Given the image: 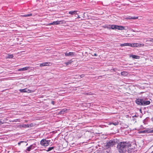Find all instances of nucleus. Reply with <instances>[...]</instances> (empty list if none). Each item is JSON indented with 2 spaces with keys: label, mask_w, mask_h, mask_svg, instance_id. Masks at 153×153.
I'll use <instances>...</instances> for the list:
<instances>
[{
  "label": "nucleus",
  "mask_w": 153,
  "mask_h": 153,
  "mask_svg": "<svg viewBox=\"0 0 153 153\" xmlns=\"http://www.w3.org/2000/svg\"><path fill=\"white\" fill-rule=\"evenodd\" d=\"M143 46V44H141L138 43L131 44L130 46L132 47H141V46Z\"/></svg>",
  "instance_id": "obj_7"
},
{
  "label": "nucleus",
  "mask_w": 153,
  "mask_h": 153,
  "mask_svg": "<svg viewBox=\"0 0 153 153\" xmlns=\"http://www.w3.org/2000/svg\"><path fill=\"white\" fill-rule=\"evenodd\" d=\"M29 90L27 88L24 89H21L19 90V91L21 92H27Z\"/></svg>",
  "instance_id": "obj_14"
},
{
  "label": "nucleus",
  "mask_w": 153,
  "mask_h": 153,
  "mask_svg": "<svg viewBox=\"0 0 153 153\" xmlns=\"http://www.w3.org/2000/svg\"><path fill=\"white\" fill-rule=\"evenodd\" d=\"M150 132H151V133L153 132V130H151L150 131Z\"/></svg>",
  "instance_id": "obj_31"
},
{
  "label": "nucleus",
  "mask_w": 153,
  "mask_h": 153,
  "mask_svg": "<svg viewBox=\"0 0 153 153\" xmlns=\"http://www.w3.org/2000/svg\"><path fill=\"white\" fill-rule=\"evenodd\" d=\"M77 18H78V19L80 18V17L79 15H78Z\"/></svg>",
  "instance_id": "obj_32"
},
{
  "label": "nucleus",
  "mask_w": 153,
  "mask_h": 153,
  "mask_svg": "<svg viewBox=\"0 0 153 153\" xmlns=\"http://www.w3.org/2000/svg\"><path fill=\"white\" fill-rule=\"evenodd\" d=\"M128 73L126 71H123V72H122L121 73V75L124 76H126L127 75H128Z\"/></svg>",
  "instance_id": "obj_15"
},
{
  "label": "nucleus",
  "mask_w": 153,
  "mask_h": 153,
  "mask_svg": "<svg viewBox=\"0 0 153 153\" xmlns=\"http://www.w3.org/2000/svg\"><path fill=\"white\" fill-rule=\"evenodd\" d=\"M32 16V14L30 13L28 14L24 15H22V16L23 17H28V16Z\"/></svg>",
  "instance_id": "obj_20"
},
{
  "label": "nucleus",
  "mask_w": 153,
  "mask_h": 153,
  "mask_svg": "<svg viewBox=\"0 0 153 153\" xmlns=\"http://www.w3.org/2000/svg\"><path fill=\"white\" fill-rule=\"evenodd\" d=\"M103 28H107V29H120V28H122L123 29L124 27L122 26H120L116 25H106L103 27Z\"/></svg>",
  "instance_id": "obj_3"
},
{
  "label": "nucleus",
  "mask_w": 153,
  "mask_h": 153,
  "mask_svg": "<svg viewBox=\"0 0 153 153\" xmlns=\"http://www.w3.org/2000/svg\"><path fill=\"white\" fill-rule=\"evenodd\" d=\"M51 103L53 105H54V102L53 101H52Z\"/></svg>",
  "instance_id": "obj_28"
},
{
  "label": "nucleus",
  "mask_w": 153,
  "mask_h": 153,
  "mask_svg": "<svg viewBox=\"0 0 153 153\" xmlns=\"http://www.w3.org/2000/svg\"><path fill=\"white\" fill-rule=\"evenodd\" d=\"M24 142V141H21V142H19L18 143V144L19 145H20L21 143H23Z\"/></svg>",
  "instance_id": "obj_26"
},
{
  "label": "nucleus",
  "mask_w": 153,
  "mask_h": 153,
  "mask_svg": "<svg viewBox=\"0 0 153 153\" xmlns=\"http://www.w3.org/2000/svg\"><path fill=\"white\" fill-rule=\"evenodd\" d=\"M65 21L64 20L57 21L53 22L52 23H50V25H57L59 24H62L64 23Z\"/></svg>",
  "instance_id": "obj_6"
},
{
  "label": "nucleus",
  "mask_w": 153,
  "mask_h": 153,
  "mask_svg": "<svg viewBox=\"0 0 153 153\" xmlns=\"http://www.w3.org/2000/svg\"><path fill=\"white\" fill-rule=\"evenodd\" d=\"M74 52H70L69 53H68L67 52H66L65 53V56H73L74 55Z\"/></svg>",
  "instance_id": "obj_11"
},
{
  "label": "nucleus",
  "mask_w": 153,
  "mask_h": 153,
  "mask_svg": "<svg viewBox=\"0 0 153 153\" xmlns=\"http://www.w3.org/2000/svg\"><path fill=\"white\" fill-rule=\"evenodd\" d=\"M30 68L28 67H25L20 68L19 69H18V71H26L28 69Z\"/></svg>",
  "instance_id": "obj_9"
},
{
  "label": "nucleus",
  "mask_w": 153,
  "mask_h": 153,
  "mask_svg": "<svg viewBox=\"0 0 153 153\" xmlns=\"http://www.w3.org/2000/svg\"><path fill=\"white\" fill-rule=\"evenodd\" d=\"M132 58L133 59H139L140 58V56H137L135 55H132L131 56Z\"/></svg>",
  "instance_id": "obj_18"
},
{
  "label": "nucleus",
  "mask_w": 153,
  "mask_h": 153,
  "mask_svg": "<svg viewBox=\"0 0 153 153\" xmlns=\"http://www.w3.org/2000/svg\"><path fill=\"white\" fill-rule=\"evenodd\" d=\"M73 62V61L71 59L68 60L67 62H65L64 63L66 65H71Z\"/></svg>",
  "instance_id": "obj_12"
},
{
  "label": "nucleus",
  "mask_w": 153,
  "mask_h": 153,
  "mask_svg": "<svg viewBox=\"0 0 153 153\" xmlns=\"http://www.w3.org/2000/svg\"><path fill=\"white\" fill-rule=\"evenodd\" d=\"M79 76H80V78H81L82 77H84L85 76H84V74H82V75H80Z\"/></svg>",
  "instance_id": "obj_25"
},
{
  "label": "nucleus",
  "mask_w": 153,
  "mask_h": 153,
  "mask_svg": "<svg viewBox=\"0 0 153 153\" xmlns=\"http://www.w3.org/2000/svg\"><path fill=\"white\" fill-rule=\"evenodd\" d=\"M93 55L94 56H97V54L96 53H94V55Z\"/></svg>",
  "instance_id": "obj_30"
},
{
  "label": "nucleus",
  "mask_w": 153,
  "mask_h": 153,
  "mask_svg": "<svg viewBox=\"0 0 153 153\" xmlns=\"http://www.w3.org/2000/svg\"><path fill=\"white\" fill-rule=\"evenodd\" d=\"M36 145L35 144H33L27 148L26 150L28 152L30 151L31 150L33 149L36 147Z\"/></svg>",
  "instance_id": "obj_8"
},
{
  "label": "nucleus",
  "mask_w": 153,
  "mask_h": 153,
  "mask_svg": "<svg viewBox=\"0 0 153 153\" xmlns=\"http://www.w3.org/2000/svg\"><path fill=\"white\" fill-rule=\"evenodd\" d=\"M3 124V122L1 120H0V124Z\"/></svg>",
  "instance_id": "obj_29"
},
{
  "label": "nucleus",
  "mask_w": 153,
  "mask_h": 153,
  "mask_svg": "<svg viewBox=\"0 0 153 153\" xmlns=\"http://www.w3.org/2000/svg\"><path fill=\"white\" fill-rule=\"evenodd\" d=\"M117 149L120 153H125L128 150V153H129L130 149H133L131 148V144L128 142H119L117 146Z\"/></svg>",
  "instance_id": "obj_1"
},
{
  "label": "nucleus",
  "mask_w": 153,
  "mask_h": 153,
  "mask_svg": "<svg viewBox=\"0 0 153 153\" xmlns=\"http://www.w3.org/2000/svg\"><path fill=\"white\" fill-rule=\"evenodd\" d=\"M130 43H126L124 44H121L120 46H130Z\"/></svg>",
  "instance_id": "obj_16"
},
{
  "label": "nucleus",
  "mask_w": 153,
  "mask_h": 153,
  "mask_svg": "<svg viewBox=\"0 0 153 153\" xmlns=\"http://www.w3.org/2000/svg\"><path fill=\"white\" fill-rule=\"evenodd\" d=\"M148 41L153 42V38H150L149 40H148Z\"/></svg>",
  "instance_id": "obj_24"
},
{
  "label": "nucleus",
  "mask_w": 153,
  "mask_h": 153,
  "mask_svg": "<svg viewBox=\"0 0 153 153\" xmlns=\"http://www.w3.org/2000/svg\"><path fill=\"white\" fill-rule=\"evenodd\" d=\"M78 11L77 10H74L73 11H70L68 12L69 14L74 15V14H77V12Z\"/></svg>",
  "instance_id": "obj_13"
},
{
  "label": "nucleus",
  "mask_w": 153,
  "mask_h": 153,
  "mask_svg": "<svg viewBox=\"0 0 153 153\" xmlns=\"http://www.w3.org/2000/svg\"><path fill=\"white\" fill-rule=\"evenodd\" d=\"M21 127L23 128H28L29 127L30 125L28 124H23L22 125H21Z\"/></svg>",
  "instance_id": "obj_17"
},
{
  "label": "nucleus",
  "mask_w": 153,
  "mask_h": 153,
  "mask_svg": "<svg viewBox=\"0 0 153 153\" xmlns=\"http://www.w3.org/2000/svg\"><path fill=\"white\" fill-rule=\"evenodd\" d=\"M87 94V95H90V94H89V93H87V94Z\"/></svg>",
  "instance_id": "obj_33"
},
{
  "label": "nucleus",
  "mask_w": 153,
  "mask_h": 153,
  "mask_svg": "<svg viewBox=\"0 0 153 153\" xmlns=\"http://www.w3.org/2000/svg\"><path fill=\"white\" fill-rule=\"evenodd\" d=\"M54 147H49L48 150H47V151L48 152H49V151H50L51 150H52V149H53L54 148Z\"/></svg>",
  "instance_id": "obj_22"
},
{
  "label": "nucleus",
  "mask_w": 153,
  "mask_h": 153,
  "mask_svg": "<svg viewBox=\"0 0 153 153\" xmlns=\"http://www.w3.org/2000/svg\"><path fill=\"white\" fill-rule=\"evenodd\" d=\"M65 112V110H64V109H63V110H62L61 111H60V113H63L64 112Z\"/></svg>",
  "instance_id": "obj_27"
},
{
  "label": "nucleus",
  "mask_w": 153,
  "mask_h": 153,
  "mask_svg": "<svg viewBox=\"0 0 153 153\" xmlns=\"http://www.w3.org/2000/svg\"><path fill=\"white\" fill-rule=\"evenodd\" d=\"M50 141V140H47L45 139H43L41 140L40 143L42 146H47L49 145V143Z\"/></svg>",
  "instance_id": "obj_4"
},
{
  "label": "nucleus",
  "mask_w": 153,
  "mask_h": 153,
  "mask_svg": "<svg viewBox=\"0 0 153 153\" xmlns=\"http://www.w3.org/2000/svg\"><path fill=\"white\" fill-rule=\"evenodd\" d=\"M137 18H138L137 17H131V18H127V19H137Z\"/></svg>",
  "instance_id": "obj_21"
},
{
  "label": "nucleus",
  "mask_w": 153,
  "mask_h": 153,
  "mask_svg": "<svg viewBox=\"0 0 153 153\" xmlns=\"http://www.w3.org/2000/svg\"><path fill=\"white\" fill-rule=\"evenodd\" d=\"M115 144L116 143L114 141L111 140L107 143L105 146L107 148H109L113 146L114 145H115Z\"/></svg>",
  "instance_id": "obj_5"
},
{
  "label": "nucleus",
  "mask_w": 153,
  "mask_h": 153,
  "mask_svg": "<svg viewBox=\"0 0 153 153\" xmlns=\"http://www.w3.org/2000/svg\"><path fill=\"white\" fill-rule=\"evenodd\" d=\"M13 57V54H8L7 57H6V58H12Z\"/></svg>",
  "instance_id": "obj_19"
},
{
  "label": "nucleus",
  "mask_w": 153,
  "mask_h": 153,
  "mask_svg": "<svg viewBox=\"0 0 153 153\" xmlns=\"http://www.w3.org/2000/svg\"><path fill=\"white\" fill-rule=\"evenodd\" d=\"M111 124H113V125H114L116 126V125H117L118 124V122H115L114 123L113 122L112 123H111Z\"/></svg>",
  "instance_id": "obj_23"
},
{
  "label": "nucleus",
  "mask_w": 153,
  "mask_h": 153,
  "mask_svg": "<svg viewBox=\"0 0 153 153\" xmlns=\"http://www.w3.org/2000/svg\"><path fill=\"white\" fill-rule=\"evenodd\" d=\"M50 62H45L42 63L40 64L39 66L40 67H43L45 66H49Z\"/></svg>",
  "instance_id": "obj_10"
},
{
  "label": "nucleus",
  "mask_w": 153,
  "mask_h": 153,
  "mask_svg": "<svg viewBox=\"0 0 153 153\" xmlns=\"http://www.w3.org/2000/svg\"><path fill=\"white\" fill-rule=\"evenodd\" d=\"M136 104L140 105L145 106L150 104V102L145 98L137 99L135 100Z\"/></svg>",
  "instance_id": "obj_2"
}]
</instances>
